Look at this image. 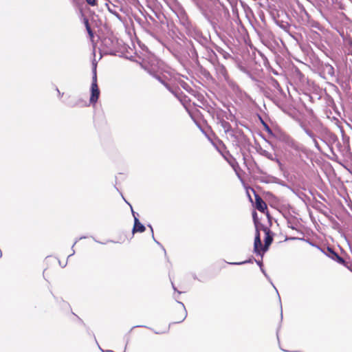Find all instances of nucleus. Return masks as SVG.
<instances>
[{
    "label": "nucleus",
    "mask_w": 352,
    "mask_h": 352,
    "mask_svg": "<svg viewBox=\"0 0 352 352\" xmlns=\"http://www.w3.org/2000/svg\"><path fill=\"white\" fill-rule=\"evenodd\" d=\"M324 71L325 72L331 77L335 76V69L334 67L330 64H326L324 65Z\"/></svg>",
    "instance_id": "obj_19"
},
{
    "label": "nucleus",
    "mask_w": 352,
    "mask_h": 352,
    "mask_svg": "<svg viewBox=\"0 0 352 352\" xmlns=\"http://www.w3.org/2000/svg\"><path fill=\"white\" fill-rule=\"evenodd\" d=\"M305 14L307 18V25L309 27L315 28V29H317L319 30H321L322 27H321V25L319 23V22L311 19L307 11H305Z\"/></svg>",
    "instance_id": "obj_11"
},
{
    "label": "nucleus",
    "mask_w": 352,
    "mask_h": 352,
    "mask_svg": "<svg viewBox=\"0 0 352 352\" xmlns=\"http://www.w3.org/2000/svg\"><path fill=\"white\" fill-rule=\"evenodd\" d=\"M214 49L215 50L219 53L221 55H222V56L225 58V59H228L230 58H231V55L226 51H225L223 49H222L221 47L217 46V45H215L214 46Z\"/></svg>",
    "instance_id": "obj_17"
},
{
    "label": "nucleus",
    "mask_w": 352,
    "mask_h": 352,
    "mask_svg": "<svg viewBox=\"0 0 352 352\" xmlns=\"http://www.w3.org/2000/svg\"><path fill=\"white\" fill-rule=\"evenodd\" d=\"M255 207L261 212H264L267 208L265 202L258 195H255Z\"/></svg>",
    "instance_id": "obj_9"
},
{
    "label": "nucleus",
    "mask_w": 352,
    "mask_h": 352,
    "mask_svg": "<svg viewBox=\"0 0 352 352\" xmlns=\"http://www.w3.org/2000/svg\"><path fill=\"white\" fill-rule=\"evenodd\" d=\"M217 124L221 125V126L222 127L226 133H228L231 131L232 126L228 122L226 121L219 115L217 116Z\"/></svg>",
    "instance_id": "obj_10"
},
{
    "label": "nucleus",
    "mask_w": 352,
    "mask_h": 352,
    "mask_svg": "<svg viewBox=\"0 0 352 352\" xmlns=\"http://www.w3.org/2000/svg\"><path fill=\"white\" fill-rule=\"evenodd\" d=\"M290 240H297V239H299V240H302V241H305L306 242H307L308 243H309L312 246H316L317 247L318 249L321 250L318 245H314L311 241H310L309 239H305L304 238H298V237H291L289 238Z\"/></svg>",
    "instance_id": "obj_24"
},
{
    "label": "nucleus",
    "mask_w": 352,
    "mask_h": 352,
    "mask_svg": "<svg viewBox=\"0 0 352 352\" xmlns=\"http://www.w3.org/2000/svg\"><path fill=\"white\" fill-rule=\"evenodd\" d=\"M268 82H269V85L271 86V87L273 89V90L274 91H276L279 94H284V92H283L282 88L280 87L278 82L276 79L272 78H270Z\"/></svg>",
    "instance_id": "obj_14"
},
{
    "label": "nucleus",
    "mask_w": 352,
    "mask_h": 352,
    "mask_svg": "<svg viewBox=\"0 0 352 352\" xmlns=\"http://www.w3.org/2000/svg\"><path fill=\"white\" fill-rule=\"evenodd\" d=\"M252 217H253V221H254V226H255V229L256 230V228H258V226L261 224L259 223L258 219H257V213L256 212L254 211L252 212Z\"/></svg>",
    "instance_id": "obj_23"
},
{
    "label": "nucleus",
    "mask_w": 352,
    "mask_h": 352,
    "mask_svg": "<svg viewBox=\"0 0 352 352\" xmlns=\"http://www.w3.org/2000/svg\"><path fill=\"white\" fill-rule=\"evenodd\" d=\"M148 226L150 227V228H151V232H152V237H153V239L154 241H155L157 245H159L160 247H162V249H163V250L164 251V253L166 254V250L164 249V248L162 245V244H161L159 241H157L155 239V237H154V234H153V228H152V226H151V225H149Z\"/></svg>",
    "instance_id": "obj_26"
},
{
    "label": "nucleus",
    "mask_w": 352,
    "mask_h": 352,
    "mask_svg": "<svg viewBox=\"0 0 352 352\" xmlns=\"http://www.w3.org/2000/svg\"><path fill=\"white\" fill-rule=\"evenodd\" d=\"M283 351H284L285 352H289L287 350H284V349H282Z\"/></svg>",
    "instance_id": "obj_46"
},
{
    "label": "nucleus",
    "mask_w": 352,
    "mask_h": 352,
    "mask_svg": "<svg viewBox=\"0 0 352 352\" xmlns=\"http://www.w3.org/2000/svg\"><path fill=\"white\" fill-rule=\"evenodd\" d=\"M86 30L87 31V33L91 38L94 37V32L91 28V26L86 27Z\"/></svg>",
    "instance_id": "obj_28"
},
{
    "label": "nucleus",
    "mask_w": 352,
    "mask_h": 352,
    "mask_svg": "<svg viewBox=\"0 0 352 352\" xmlns=\"http://www.w3.org/2000/svg\"><path fill=\"white\" fill-rule=\"evenodd\" d=\"M85 238H86L85 236H81V237H80V238L78 239V240H80V239H85Z\"/></svg>",
    "instance_id": "obj_41"
},
{
    "label": "nucleus",
    "mask_w": 352,
    "mask_h": 352,
    "mask_svg": "<svg viewBox=\"0 0 352 352\" xmlns=\"http://www.w3.org/2000/svg\"><path fill=\"white\" fill-rule=\"evenodd\" d=\"M148 72H149V74L151 75H152L153 77H155L157 80H158L162 84H163L164 85L166 86V87L171 92L173 93V91H171L170 87L168 86V85L167 83L165 82V81L162 79V78L160 76V75L159 74H157L155 73H153L150 70H148Z\"/></svg>",
    "instance_id": "obj_18"
},
{
    "label": "nucleus",
    "mask_w": 352,
    "mask_h": 352,
    "mask_svg": "<svg viewBox=\"0 0 352 352\" xmlns=\"http://www.w3.org/2000/svg\"><path fill=\"white\" fill-rule=\"evenodd\" d=\"M181 24L186 29H189L191 26L190 21L184 9H180L177 14Z\"/></svg>",
    "instance_id": "obj_6"
},
{
    "label": "nucleus",
    "mask_w": 352,
    "mask_h": 352,
    "mask_svg": "<svg viewBox=\"0 0 352 352\" xmlns=\"http://www.w3.org/2000/svg\"><path fill=\"white\" fill-rule=\"evenodd\" d=\"M300 127L302 129V130L305 131V133L310 138H314L316 135L311 130H309L305 124L301 123Z\"/></svg>",
    "instance_id": "obj_21"
},
{
    "label": "nucleus",
    "mask_w": 352,
    "mask_h": 352,
    "mask_svg": "<svg viewBox=\"0 0 352 352\" xmlns=\"http://www.w3.org/2000/svg\"><path fill=\"white\" fill-rule=\"evenodd\" d=\"M123 352H126V350H124V351H123Z\"/></svg>",
    "instance_id": "obj_47"
},
{
    "label": "nucleus",
    "mask_w": 352,
    "mask_h": 352,
    "mask_svg": "<svg viewBox=\"0 0 352 352\" xmlns=\"http://www.w3.org/2000/svg\"><path fill=\"white\" fill-rule=\"evenodd\" d=\"M122 198H123V200H124L129 206L131 205L130 204H129L126 200H125V198H124V196H122Z\"/></svg>",
    "instance_id": "obj_40"
},
{
    "label": "nucleus",
    "mask_w": 352,
    "mask_h": 352,
    "mask_svg": "<svg viewBox=\"0 0 352 352\" xmlns=\"http://www.w3.org/2000/svg\"><path fill=\"white\" fill-rule=\"evenodd\" d=\"M206 50L207 58L212 65H215L216 63L218 62V57H217V54L215 53V52L213 50H212L208 47H206Z\"/></svg>",
    "instance_id": "obj_12"
},
{
    "label": "nucleus",
    "mask_w": 352,
    "mask_h": 352,
    "mask_svg": "<svg viewBox=\"0 0 352 352\" xmlns=\"http://www.w3.org/2000/svg\"><path fill=\"white\" fill-rule=\"evenodd\" d=\"M260 269H261V271L262 272V273L264 274V276H265V277L269 280V281L271 283V284H272V285H273V287L275 288V289H276V292H278V291H277L276 288L274 287V285H273V283H272V281H271V280H270V278L269 276L267 274V273H266L265 270L263 269V267H261ZM277 294H278V293H277ZM278 295H279V294H278ZM278 298H280V296H278Z\"/></svg>",
    "instance_id": "obj_25"
},
{
    "label": "nucleus",
    "mask_w": 352,
    "mask_h": 352,
    "mask_svg": "<svg viewBox=\"0 0 352 352\" xmlns=\"http://www.w3.org/2000/svg\"><path fill=\"white\" fill-rule=\"evenodd\" d=\"M99 349H100V350H102V352H104V351L102 349V348H101V347H100V346H99Z\"/></svg>",
    "instance_id": "obj_44"
},
{
    "label": "nucleus",
    "mask_w": 352,
    "mask_h": 352,
    "mask_svg": "<svg viewBox=\"0 0 352 352\" xmlns=\"http://www.w3.org/2000/svg\"><path fill=\"white\" fill-rule=\"evenodd\" d=\"M56 91H57V92H58L59 96H63V93L61 94L58 88H56Z\"/></svg>",
    "instance_id": "obj_38"
},
{
    "label": "nucleus",
    "mask_w": 352,
    "mask_h": 352,
    "mask_svg": "<svg viewBox=\"0 0 352 352\" xmlns=\"http://www.w3.org/2000/svg\"><path fill=\"white\" fill-rule=\"evenodd\" d=\"M104 42L106 43V45H109V43H111V40L105 38Z\"/></svg>",
    "instance_id": "obj_35"
},
{
    "label": "nucleus",
    "mask_w": 352,
    "mask_h": 352,
    "mask_svg": "<svg viewBox=\"0 0 352 352\" xmlns=\"http://www.w3.org/2000/svg\"><path fill=\"white\" fill-rule=\"evenodd\" d=\"M85 1L90 6H97V0H85Z\"/></svg>",
    "instance_id": "obj_27"
},
{
    "label": "nucleus",
    "mask_w": 352,
    "mask_h": 352,
    "mask_svg": "<svg viewBox=\"0 0 352 352\" xmlns=\"http://www.w3.org/2000/svg\"><path fill=\"white\" fill-rule=\"evenodd\" d=\"M172 285H173V289H174L175 291H177V292H178V294H180L182 293L181 292H179V291H177V289H176V287H175V285H173V283H172Z\"/></svg>",
    "instance_id": "obj_36"
},
{
    "label": "nucleus",
    "mask_w": 352,
    "mask_h": 352,
    "mask_svg": "<svg viewBox=\"0 0 352 352\" xmlns=\"http://www.w3.org/2000/svg\"><path fill=\"white\" fill-rule=\"evenodd\" d=\"M130 207H131V212H132V214H133V217L135 218V217L138 216V214L133 211L131 205H130Z\"/></svg>",
    "instance_id": "obj_33"
},
{
    "label": "nucleus",
    "mask_w": 352,
    "mask_h": 352,
    "mask_svg": "<svg viewBox=\"0 0 352 352\" xmlns=\"http://www.w3.org/2000/svg\"><path fill=\"white\" fill-rule=\"evenodd\" d=\"M254 261H255V259L254 258H249L248 260H246L244 261L230 263V264L234 265H243V264H246V263H252Z\"/></svg>",
    "instance_id": "obj_22"
},
{
    "label": "nucleus",
    "mask_w": 352,
    "mask_h": 352,
    "mask_svg": "<svg viewBox=\"0 0 352 352\" xmlns=\"http://www.w3.org/2000/svg\"><path fill=\"white\" fill-rule=\"evenodd\" d=\"M145 230H146L145 226L140 221L138 217H135L134 225H133V228L132 230L133 233H135V232L142 233V232H144L145 231Z\"/></svg>",
    "instance_id": "obj_13"
},
{
    "label": "nucleus",
    "mask_w": 352,
    "mask_h": 352,
    "mask_svg": "<svg viewBox=\"0 0 352 352\" xmlns=\"http://www.w3.org/2000/svg\"><path fill=\"white\" fill-rule=\"evenodd\" d=\"M122 198H123V200H124L129 206L131 205L130 204H129L126 200H125V198H124V196H122Z\"/></svg>",
    "instance_id": "obj_39"
},
{
    "label": "nucleus",
    "mask_w": 352,
    "mask_h": 352,
    "mask_svg": "<svg viewBox=\"0 0 352 352\" xmlns=\"http://www.w3.org/2000/svg\"><path fill=\"white\" fill-rule=\"evenodd\" d=\"M214 65L215 67V69H216V72L218 76V78L226 81L228 86L236 94H242L243 93V91L241 89V88L239 87V86L234 81L230 79L227 69L223 64H221L218 61Z\"/></svg>",
    "instance_id": "obj_2"
},
{
    "label": "nucleus",
    "mask_w": 352,
    "mask_h": 352,
    "mask_svg": "<svg viewBox=\"0 0 352 352\" xmlns=\"http://www.w3.org/2000/svg\"><path fill=\"white\" fill-rule=\"evenodd\" d=\"M77 242H78V239H76L75 241V242L74 243V244H73V245L72 247V253L68 256V258H69L70 256H72V255H74L75 254V251L74 250V247L76 244Z\"/></svg>",
    "instance_id": "obj_30"
},
{
    "label": "nucleus",
    "mask_w": 352,
    "mask_h": 352,
    "mask_svg": "<svg viewBox=\"0 0 352 352\" xmlns=\"http://www.w3.org/2000/svg\"><path fill=\"white\" fill-rule=\"evenodd\" d=\"M261 227L265 234L264 245L261 242L259 228H256V230H255L254 252L256 254L263 256L264 252L268 250L269 247L273 242L274 234L270 228L264 226L263 224H261Z\"/></svg>",
    "instance_id": "obj_1"
},
{
    "label": "nucleus",
    "mask_w": 352,
    "mask_h": 352,
    "mask_svg": "<svg viewBox=\"0 0 352 352\" xmlns=\"http://www.w3.org/2000/svg\"><path fill=\"white\" fill-rule=\"evenodd\" d=\"M106 6L109 12L113 14L120 21H123L122 16L120 14V12H125L124 4L120 0H113L106 3Z\"/></svg>",
    "instance_id": "obj_4"
},
{
    "label": "nucleus",
    "mask_w": 352,
    "mask_h": 352,
    "mask_svg": "<svg viewBox=\"0 0 352 352\" xmlns=\"http://www.w3.org/2000/svg\"><path fill=\"white\" fill-rule=\"evenodd\" d=\"M59 265L62 267H65L67 265V263H65V264L63 265V263H61V262L59 261Z\"/></svg>",
    "instance_id": "obj_37"
},
{
    "label": "nucleus",
    "mask_w": 352,
    "mask_h": 352,
    "mask_svg": "<svg viewBox=\"0 0 352 352\" xmlns=\"http://www.w3.org/2000/svg\"><path fill=\"white\" fill-rule=\"evenodd\" d=\"M189 52L191 54L192 57L193 58H198V53L197 51V49L195 48V45L190 42V45L188 47Z\"/></svg>",
    "instance_id": "obj_20"
},
{
    "label": "nucleus",
    "mask_w": 352,
    "mask_h": 352,
    "mask_svg": "<svg viewBox=\"0 0 352 352\" xmlns=\"http://www.w3.org/2000/svg\"><path fill=\"white\" fill-rule=\"evenodd\" d=\"M262 122L263 123L264 126H265V128L266 129V131L269 133H272V130L270 129V128L269 127V126L267 124H266L263 121H262Z\"/></svg>",
    "instance_id": "obj_31"
},
{
    "label": "nucleus",
    "mask_w": 352,
    "mask_h": 352,
    "mask_svg": "<svg viewBox=\"0 0 352 352\" xmlns=\"http://www.w3.org/2000/svg\"><path fill=\"white\" fill-rule=\"evenodd\" d=\"M260 154L266 158H267L270 160L275 162L278 166L281 168L283 166V164L281 163L280 160L277 157L276 154L272 153L266 150L261 149Z\"/></svg>",
    "instance_id": "obj_7"
},
{
    "label": "nucleus",
    "mask_w": 352,
    "mask_h": 352,
    "mask_svg": "<svg viewBox=\"0 0 352 352\" xmlns=\"http://www.w3.org/2000/svg\"><path fill=\"white\" fill-rule=\"evenodd\" d=\"M255 261H256V263H257V265L260 267V268H261V267H263V263H262V261H256V260H255Z\"/></svg>",
    "instance_id": "obj_34"
},
{
    "label": "nucleus",
    "mask_w": 352,
    "mask_h": 352,
    "mask_svg": "<svg viewBox=\"0 0 352 352\" xmlns=\"http://www.w3.org/2000/svg\"><path fill=\"white\" fill-rule=\"evenodd\" d=\"M96 67L97 63L93 62V76H92V82L91 85V96L89 102L91 104H96L100 96V89L97 83V73H96Z\"/></svg>",
    "instance_id": "obj_3"
},
{
    "label": "nucleus",
    "mask_w": 352,
    "mask_h": 352,
    "mask_svg": "<svg viewBox=\"0 0 352 352\" xmlns=\"http://www.w3.org/2000/svg\"><path fill=\"white\" fill-rule=\"evenodd\" d=\"M99 349H100V350H102V352H104V351L102 349V348H101V347H100V346H99Z\"/></svg>",
    "instance_id": "obj_45"
},
{
    "label": "nucleus",
    "mask_w": 352,
    "mask_h": 352,
    "mask_svg": "<svg viewBox=\"0 0 352 352\" xmlns=\"http://www.w3.org/2000/svg\"><path fill=\"white\" fill-rule=\"evenodd\" d=\"M177 302L182 307V314L178 318L179 320L177 322H176L177 323H179V322H183L186 319V318L187 316V311H186V307L183 302L178 301V300H177Z\"/></svg>",
    "instance_id": "obj_15"
},
{
    "label": "nucleus",
    "mask_w": 352,
    "mask_h": 352,
    "mask_svg": "<svg viewBox=\"0 0 352 352\" xmlns=\"http://www.w3.org/2000/svg\"><path fill=\"white\" fill-rule=\"evenodd\" d=\"M196 36H197L195 39L197 41V42L206 48V47H207V43H208L207 38L203 36L199 32L196 33Z\"/></svg>",
    "instance_id": "obj_16"
},
{
    "label": "nucleus",
    "mask_w": 352,
    "mask_h": 352,
    "mask_svg": "<svg viewBox=\"0 0 352 352\" xmlns=\"http://www.w3.org/2000/svg\"><path fill=\"white\" fill-rule=\"evenodd\" d=\"M321 129H322V130H324V131H326V130H327V129H326V128H324L322 125H321Z\"/></svg>",
    "instance_id": "obj_42"
},
{
    "label": "nucleus",
    "mask_w": 352,
    "mask_h": 352,
    "mask_svg": "<svg viewBox=\"0 0 352 352\" xmlns=\"http://www.w3.org/2000/svg\"><path fill=\"white\" fill-rule=\"evenodd\" d=\"M314 144V146L318 150V151H320V146H319V144L316 140V136L315 135L314 138H311Z\"/></svg>",
    "instance_id": "obj_29"
},
{
    "label": "nucleus",
    "mask_w": 352,
    "mask_h": 352,
    "mask_svg": "<svg viewBox=\"0 0 352 352\" xmlns=\"http://www.w3.org/2000/svg\"><path fill=\"white\" fill-rule=\"evenodd\" d=\"M325 254H327V256H328L329 258L336 261L337 263L343 265L345 264V261L344 260V258L339 256L338 254L336 253L331 248L328 247L327 252Z\"/></svg>",
    "instance_id": "obj_8"
},
{
    "label": "nucleus",
    "mask_w": 352,
    "mask_h": 352,
    "mask_svg": "<svg viewBox=\"0 0 352 352\" xmlns=\"http://www.w3.org/2000/svg\"><path fill=\"white\" fill-rule=\"evenodd\" d=\"M123 352H126V350H124V351H123Z\"/></svg>",
    "instance_id": "obj_48"
},
{
    "label": "nucleus",
    "mask_w": 352,
    "mask_h": 352,
    "mask_svg": "<svg viewBox=\"0 0 352 352\" xmlns=\"http://www.w3.org/2000/svg\"><path fill=\"white\" fill-rule=\"evenodd\" d=\"M283 141L287 146H289V148H292L294 151V154L296 155L300 156V153L305 152V147L301 144L297 142L296 140H294L289 136H284L283 138Z\"/></svg>",
    "instance_id": "obj_5"
},
{
    "label": "nucleus",
    "mask_w": 352,
    "mask_h": 352,
    "mask_svg": "<svg viewBox=\"0 0 352 352\" xmlns=\"http://www.w3.org/2000/svg\"><path fill=\"white\" fill-rule=\"evenodd\" d=\"M84 24H85V28L87 26H90L88 19L84 18Z\"/></svg>",
    "instance_id": "obj_32"
},
{
    "label": "nucleus",
    "mask_w": 352,
    "mask_h": 352,
    "mask_svg": "<svg viewBox=\"0 0 352 352\" xmlns=\"http://www.w3.org/2000/svg\"><path fill=\"white\" fill-rule=\"evenodd\" d=\"M105 352H114V351H113L111 350H107Z\"/></svg>",
    "instance_id": "obj_43"
}]
</instances>
